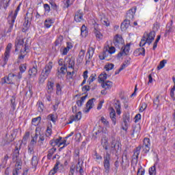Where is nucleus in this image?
<instances>
[{
    "instance_id": "f257e3e1",
    "label": "nucleus",
    "mask_w": 175,
    "mask_h": 175,
    "mask_svg": "<svg viewBox=\"0 0 175 175\" xmlns=\"http://www.w3.org/2000/svg\"><path fill=\"white\" fill-rule=\"evenodd\" d=\"M13 162H16L15 169L12 172V175H18L20 173V170H21V165H23V162L21 161V159H20V152L18 151V148L16 147L13 156H12Z\"/></svg>"
},
{
    "instance_id": "f03ea898",
    "label": "nucleus",
    "mask_w": 175,
    "mask_h": 175,
    "mask_svg": "<svg viewBox=\"0 0 175 175\" xmlns=\"http://www.w3.org/2000/svg\"><path fill=\"white\" fill-rule=\"evenodd\" d=\"M21 6V3H20L18 5L14 14H13V11L10 12V13L8 17V28L7 29V33H10V32H12V31H13L14 21H16V18L17 17V14H18V12L20 11Z\"/></svg>"
},
{
    "instance_id": "7ed1b4c3",
    "label": "nucleus",
    "mask_w": 175,
    "mask_h": 175,
    "mask_svg": "<svg viewBox=\"0 0 175 175\" xmlns=\"http://www.w3.org/2000/svg\"><path fill=\"white\" fill-rule=\"evenodd\" d=\"M52 62H49L48 64L45 66L44 69L42 70L41 75H40L39 77V83L40 84H43L44 81H46V79L49 77V75L50 73H51V69H53V65Z\"/></svg>"
},
{
    "instance_id": "20e7f679",
    "label": "nucleus",
    "mask_w": 175,
    "mask_h": 175,
    "mask_svg": "<svg viewBox=\"0 0 175 175\" xmlns=\"http://www.w3.org/2000/svg\"><path fill=\"white\" fill-rule=\"evenodd\" d=\"M103 167H104V174H109L110 173V159H111V156L109 152L103 156Z\"/></svg>"
},
{
    "instance_id": "39448f33",
    "label": "nucleus",
    "mask_w": 175,
    "mask_h": 175,
    "mask_svg": "<svg viewBox=\"0 0 175 175\" xmlns=\"http://www.w3.org/2000/svg\"><path fill=\"white\" fill-rule=\"evenodd\" d=\"M40 64V63L36 62V60L33 62L32 68L29 69V75L30 77H36V75L38 74V66H39Z\"/></svg>"
},
{
    "instance_id": "423d86ee",
    "label": "nucleus",
    "mask_w": 175,
    "mask_h": 175,
    "mask_svg": "<svg viewBox=\"0 0 175 175\" xmlns=\"http://www.w3.org/2000/svg\"><path fill=\"white\" fill-rule=\"evenodd\" d=\"M136 7L130 9L126 15V21H132L135 18V14L136 13Z\"/></svg>"
},
{
    "instance_id": "0eeeda50",
    "label": "nucleus",
    "mask_w": 175,
    "mask_h": 175,
    "mask_svg": "<svg viewBox=\"0 0 175 175\" xmlns=\"http://www.w3.org/2000/svg\"><path fill=\"white\" fill-rule=\"evenodd\" d=\"M10 50H12V43H9L5 49V52L4 53V64L3 66H5L8 64L9 57H10Z\"/></svg>"
},
{
    "instance_id": "6e6552de",
    "label": "nucleus",
    "mask_w": 175,
    "mask_h": 175,
    "mask_svg": "<svg viewBox=\"0 0 175 175\" xmlns=\"http://www.w3.org/2000/svg\"><path fill=\"white\" fill-rule=\"evenodd\" d=\"M33 14V12H31L30 14L29 12H27L26 14V16L25 18V23L23 24L26 29H28V28H29V25H31V20H32Z\"/></svg>"
},
{
    "instance_id": "1a4fd4ad",
    "label": "nucleus",
    "mask_w": 175,
    "mask_h": 175,
    "mask_svg": "<svg viewBox=\"0 0 175 175\" xmlns=\"http://www.w3.org/2000/svg\"><path fill=\"white\" fill-rule=\"evenodd\" d=\"M66 72H68V67H66V64H64L59 70H57L56 75L58 79H62L66 75Z\"/></svg>"
},
{
    "instance_id": "9d476101",
    "label": "nucleus",
    "mask_w": 175,
    "mask_h": 175,
    "mask_svg": "<svg viewBox=\"0 0 175 175\" xmlns=\"http://www.w3.org/2000/svg\"><path fill=\"white\" fill-rule=\"evenodd\" d=\"M150 146H151V144L150 143V138H144V144L141 146L145 154H147V152L150 151Z\"/></svg>"
},
{
    "instance_id": "9b49d317",
    "label": "nucleus",
    "mask_w": 175,
    "mask_h": 175,
    "mask_svg": "<svg viewBox=\"0 0 175 175\" xmlns=\"http://www.w3.org/2000/svg\"><path fill=\"white\" fill-rule=\"evenodd\" d=\"M19 70L20 72L18 73V75L16 76L18 81L23 79V73L27 70V64H22L19 66Z\"/></svg>"
},
{
    "instance_id": "f8f14e48",
    "label": "nucleus",
    "mask_w": 175,
    "mask_h": 175,
    "mask_svg": "<svg viewBox=\"0 0 175 175\" xmlns=\"http://www.w3.org/2000/svg\"><path fill=\"white\" fill-rule=\"evenodd\" d=\"M122 42L124 40L122 39V36L117 34L113 38V44L116 47H120V44H122Z\"/></svg>"
},
{
    "instance_id": "ddd939ff",
    "label": "nucleus",
    "mask_w": 175,
    "mask_h": 175,
    "mask_svg": "<svg viewBox=\"0 0 175 175\" xmlns=\"http://www.w3.org/2000/svg\"><path fill=\"white\" fill-rule=\"evenodd\" d=\"M111 148H113L116 152L121 151V144L118 141L113 140L111 144Z\"/></svg>"
},
{
    "instance_id": "4468645a",
    "label": "nucleus",
    "mask_w": 175,
    "mask_h": 175,
    "mask_svg": "<svg viewBox=\"0 0 175 175\" xmlns=\"http://www.w3.org/2000/svg\"><path fill=\"white\" fill-rule=\"evenodd\" d=\"M94 32L97 40H102V39L103 38V35L102 34V33H100V31L98 30V23H95L94 24Z\"/></svg>"
},
{
    "instance_id": "2eb2a0df",
    "label": "nucleus",
    "mask_w": 175,
    "mask_h": 175,
    "mask_svg": "<svg viewBox=\"0 0 175 175\" xmlns=\"http://www.w3.org/2000/svg\"><path fill=\"white\" fill-rule=\"evenodd\" d=\"M79 120H81V111H79L75 116H71L67 124H72L73 121H79Z\"/></svg>"
},
{
    "instance_id": "dca6fc26",
    "label": "nucleus",
    "mask_w": 175,
    "mask_h": 175,
    "mask_svg": "<svg viewBox=\"0 0 175 175\" xmlns=\"http://www.w3.org/2000/svg\"><path fill=\"white\" fill-rule=\"evenodd\" d=\"M154 39H155V31H150L148 36H147V38H146V42L148 43V44H151L152 43V40H154Z\"/></svg>"
},
{
    "instance_id": "f3484780",
    "label": "nucleus",
    "mask_w": 175,
    "mask_h": 175,
    "mask_svg": "<svg viewBox=\"0 0 175 175\" xmlns=\"http://www.w3.org/2000/svg\"><path fill=\"white\" fill-rule=\"evenodd\" d=\"M65 61H66V63L64 64V65H66V66H68V68H69L70 69H75V59L73 58H67L65 59Z\"/></svg>"
},
{
    "instance_id": "a211bd4d",
    "label": "nucleus",
    "mask_w": 175,
    "mask_h": 175,
    "mask_svg": "<svg viewBox=\"0 0 175 175\" xmlns=\"http://www.w3.org/2000/svg\"><path fill=\"white\" fill-rule=\"evenodd\" d=\"M75 21H76V23H81V21H83V12H81V10H78L75 13Z\"/></svg>"
},
{
    "instance_id": "6ab92c4d",
    "label": "nucleus",
    "mask_w": 175,
    "mask_h": 175,
    "mask_svg": "<svg viewBox=\"0 0 175 175\" xmlns=\"http://www.w3.org/2000/svg\"><path fill=\"white\" fill-rule=\"evenodd\" d=\"M94 100H96V98H91L90 99L87 103H86V107H87V110L85 111V113H88V111H90V109H92L93 106H94Z\"/></svg>"
},
{
    "instance_id": "aec40b11",
    "label": "nucleus",
    "mask_w": 175,
    "mask_h": 175,
    "mask_svg": "<svg viewBox=\"0 0 175 175\" xmlns=\"http://www.w3.org/2000/svg\"><path fill=\"white\" fill-rule=\"evenodd\" d=\"M129 25H131V21H126L125 19L121 24L120 28L122 31H126V29L129 27Z\"/></svg>"
},
{
    "instance_id": "412c9836",
    "label": "nucleus",
    "mask_w": 175,
    "mask_h": 175,
    "mask_svg": "<svg viewBox=\"0 0 175 175\" xmlns=\"http://www.w3.org/2000/svg\"><path fill=\"white\" fill-rule=\"evenodd\" d=\"M109 117H110L113 125H116V124H117V118H116V111L113 108H112L111 112L109 113Z\"/></svg>"
},
{
    "instance_id": "4be33fe9",
    "label": "nucleus",
    "mask_w": 175,
    "mask_h": 175,
    "mask_svg": "<svg viewBox=\"0 0 175 175\" xmlns=\"http://www.w3.org/2000/svg\"><path fill=\"white\" fill-rule=\"evenodd\" d=\"M102 88H105V90H110L111 87H113V82L110 81H104L101 84Z\"/></svg>"
},
{
    "instance_id": "5701e85b",
    "label": "nucleus",
    "mask_w": 175,
    "mask_h": 175,
    "mask_svg": "<svg viewBox=\"0 0 175 175\" xmlns=\"http://www.w3.org/2000/svg\"><path fill=\"white\" fill-rule=\"evenodd\" d=\"M83 162L80 161V159H78V163L76 166V170L77 172H79L80 174H82V173H84V171L83 170Z\"/></svg>"
},
{
    "instance_id": "b1692460",
    "label": "nucleus",
    "mask_w": 175,
    "mask_h": 175,
    "mask_svg": "<svg viewBox=\"0 0 175 175\" xmlns=\"http://www.w3.org/2000/svg\"><path fill=\"white\" fill-rule=\"evenodd\" d=\"M167 29L165 31V33L164 36H167V35H170V32H173V21H171L170 25H167L166 27Z\"/></svg>"
},
{
    "instance_id": "393cba45",
    "label": "nucleus",
    "mask_w": 175,
    "mask_h": 175,
    "mask_svg": "<svg viewBox=\"0 0 175 175\" xmlns=\"http://www.w3.org/2000/svg\"><path fill=\"white\" fill-rule=\"evenodd\" d=\"M114 107L117 114L120 116V114H121V103H120V100H118L116 103H114Z\"/></svg>"
},
{
    "instance_id": "a878e982",
    "label": "nucleus",
    "mask_w": 175,
    "mask_h": 175,
    "mask_svg": "<svg viewBox=\"0 0 175 175\" xmlns=\"http://www.w3.org/2000/svg\"><path fill=\"white\" fill-rule=\"evenodd\" d=\"M81 35L83 38H86L88 36V30L87 29V27L85 25H82L81 28Z\"/></svg>"
},
{
    "instance_id": "bb28decb",
    "label": "nucleus",
    "mask_w": 175,
    "mask_h": 175,
    "mask_svg": "<svg viewBox=\"0 0 175 175\" xmlns=\"http://www.w3.org/2000/svg\"><path fill=\"white\" fill-rule=\"evenodd\" d=\"M140 133V126L137 125L133 127L132 136H139Z\"/></svg>"
},
{
    "instance_id": "cd10ccee",
    "label": "nucleus",
    "mask_w": 175,
    "mask_h": 175,
    "mask_svg": "<svg viewBox=\"0 0 175 175\" xmlns=\"http://www.w3.org/2000/svg\"><path fill=\"white\" fill-rule=\"evenodd\" d=\"M61 163H59V161H57L53 169L51 170L50 172H49V175H54L55 174V173H57V172H58V166H59V164Z\"/></svg>"
},
{
    "instance_id": "c85d7f7f",
    "label": "nucleus",
    "mask_w": 175,
    "mask_h": 175,
    "mask_svg": "<svg viewBox=\"0 0 175 175\" xmlns=\"http://www.w3.org/2000/svg\"><path fill=\"white\" fill-rule=\"evenodd\" d=\"M47 92L48 94H51L53 91H54V82H51L50 81H48L47 83Z\"/></svg>"
},
{
    "instance_id": "c756f323",
    "label": "nucleus",
    "mask_w": 175,
    "mask_h": 175,
    "mask_svg": "<svg viewBox=\"0 0 175 175\" xmlns=\"http://www.w3.org/2000/svg\"><path fill=\"white\" fill-rule=\"evenodd\" d=\"M88 94H86L84 96H82L80 100H77V105L78 107H81L83 106V103H84V100L87 99Z\"/></svg>"
},
{
    "instance_id": "7c9ffc66",
    "label": "nucleus",
    "mask_w": 175,
    "mask_h": 175,
    "mask_svg": "<svg viewBox=\"0 0 175 175\" xmlns=\"http://www.w3.org/2000/svg\"><path fill=\"white\" fill-rule=\"evenodd\" d=\"M64 41V36H59L55 42V46H61L62 42Z\"/></svg>"
},
{
    "instance_id": "2f4dec72",
    "label": "nucleus",
    "mask_w": 175,
    "mask_h": 175,
    "mask_svg": "<svg viewBox=\"0 0 175 175\" xmlns=\"http://www.w3.org/2000/svg\"><path fill=\"white\" fill-rule=\"evenodd\" d=\"M94 53H95V48L90 47L87 52V54L89 55L88 56L89 59H91V58H92L94 55Z\"/></svg>"
},
{
    "instance_id": "473e14b6",
    "label": "nucleus",
    "mask_w": 175,
    "mask_h": 175,
    "mask_svg": "<svg viewBox=\"0 0 175 175\" xmlns=\"http://www.w3.org/2000/svg\"><path fill=\"white\" fill-rule=\"evenodd\" d=\"M57 151V148H52L48 151L47 158L48 159H51V157L54 154V152Z\"/></svg>"
},
{
    "instance_id": "72a5a7b5",
    "label": "nucleus",
    "mask_w": 175,
    "mask_h": 175,
    "mask_svg": "<svg viewBox=\"0 0 175 175\" xmlns=\"http://www.w3.org/2000/svg\"><path fill=\"white\" fill-rule=\"evenodd\" d=\"M24 44V40L19 39L18 40V42L15 43V51H18V46H23Z\"/></svg>"
},
{
    "instance_id": "f704fd0d",
    "label": "nucleus",
    "mask_w": 175,
    "mask_h": 175,
    "mask_svg": "<svg viewBox=\"0 0 175 175\" xmlns=\"http://www.w3.org/2000/svg\"><path fill=\"white\" fill-rule=\"evenodd\" d=\"M11 102V107L13 110H16V96H12V98L10 99Z\"/></svg>"
},
{
    "instance_id": "c9c22d12",
    "label": "nucleus",
    "mask_w": 175,
    "mask_h": 175,
    "mask_svg": "<svg viewBox=\"0 0 175 175\" xmlns=\"http://www.w3.org/2000/svg\"><path fill=\"white\" fill-rule=\"evenodd\" d=\"M157 163H154V166L149 168V174L150 175H155L157 174V169L155 167Z\"/></svg>"
},
{
    "instance_id": "e433bc0d",
    "label": "nucleus",
    "mask_w": 175,
    "mask_h": 175,
    "mask_svg": "<svg viewBox=\"0 0 175 175\" xmlns=\"http://www.w3.org/2000/svg\"><path fill=\"white\" fill-rule=\"evenodd\" d=\"M100 23L101 24H103V25H105V27H109V25H110V22L109 21V19L106 18L105 17L100 19Z\"/></svg>"
},
{
    "instance_id": "4c0bfd02",
    "label": "nucleus",
    "mask_w": 175,
    "mask_h": 175,
    "mask_svg": "<svg viewBox=\"0 0 175 175\" xmlns=\"http://www.w3.org/2000/svg\"><path fill=\"white\" fill-rule=\"evenodd\" d=\"M53 21L51 18H48L46 19L44 21V26L46 27V28H50V27H51V24H53Z\"/></svg>"
},
{
    "instance_id": "58836bf2",
    "label": "nucleus",
    "mask_w": 175,
    "mask_h": 175,
    "mask_svg": "<svg viewBox=\"0 0 175 175\" xmlns=\"http://www.w3.org/2000/svg\"><path fill=\"white\" fill-rule=\"evenodd\" d=\"M12 84V79L9 77H5L2 79L1 84Z\"/></svg>"
},
{
    "instance_id": "ea45409f",
    "label": "nucleus",
    "mask_w": 175,
    "mask_h": 175,
    "mask_svg": "<svg viewBox=\"0 0 175 175\" xmlns=\"http://www.w3.org/2000/svg\"><path fill=\"white\" fill-rule=\"evenodd\" d=\"M167 62V60L163 59L161 62H160L159 66H157V70H161V69L165 67V64Z\"/></svg>"
},
{
    "instance_id": "a19ab883",
    "label": "nucleus",
    "mask_w": 175,
    "mask_h": 175,
    "mask_svg": "<svg viewBox=\"0 0 175 175\" xmlns=\"http://www.w3.org/2000/svg\"><path fill=\"white\" fill-rule=\"evenodd\" d=\"M106 79H107V74H106V72H105L104 74H100V76L98 77V79L102 83H104Z\"/></svg>"
},
{
    "instance_id": "79ce46f5",
    "label": "nucleus",
    "mask_w": 175,
    "mask_h": 175,
    "mask_svg": "<svg viewBox=\"0 0 175 175\" xmlns=\"http://www.w3.org/2000/svg\"><path fill=\"white\" fill-rule=\"evenodd\" d=\"M37 105L38 106V111L40 113H42L43 110H44V105H43V103L41 101H38Z\"/></svg>"
},
{
    "instance_id": "37998d69",
    "label": "nucleus",
    "mask_w": 175,
    "mask_h": 175,
    "mask_svg": "<svg viewBox=\"0 0 175 175\" xmlns=\"http://www.w3.org/2000/svg\"><path fill=\"white\" fill-rule=\"evenodd\" d=\"M122 51L124 54V55H128L129 54V50H131L129 45H127L124 46V48H122Z\"/></svg>"
},
{
    "instance_id": "c03bdc74",
    "label": "nucleus",
    "mask_w": 175,
    "mask_h": 175,
    "mask_svg": "<svg viewBox=\"0 0 175 175\" xmlns=\"http://www.w3.org/2000/svg\"><path fill=\"white\" fill-rule=\"evenodd\" d=\"M38 163V157L33 156L32 159H31V165H32V166H37Z\"/></svg>"
},
{
    "instance_id": "a18cd8bd",
    "label": "nucleus",
    "mask_w": 175,
    "mask_h": 175,
    "mask_svg": "<svg viewBox=\"0 0 175 175\" xmlns=\"http://www.w3.org/2000/svg\"><path fill=\"white\" fill-rule=\"evenodd\" d=\"M62 144H64V146L62 147H60V146H62ZM68 144H66V140L64 139L62 141V142H60L59 144V147H60L59 148V151H62V150H63L64 148H65V147H66V146H68Z\"/></svg>"
},
{
    "instance_id": "49530a36",
    "label": "nucleus",
    "mask_w": 175,
    "mask_h": 175,
    "mask_svg": "<svg viewBox=\"0 0 175 175\" xmlns=\"http://www.w3.org/2000/svg\"><path fill=\"white\" fill-rule=\"evenodd\" d=\"M34 150H35L34 145H31V144L28 145V153L29 154H33L35 152Z\"/></svg>"
},
{
    "instance_id": "de8ad7c7",
    "label": "nucleus",
    "mask_w": 175,
    "mask_h": 175,
    "mask_svg": "<svg viewBox=\"0 0 175 175\" xmlns=\"http://www.w3.org/2000/svg\"><path fill=\"white\" fill-rule=\"evenodd\" d=\"M153 105L155 106L156 109H158V107L159 106V96H157L156 99L153 100Z\"/></svg>"
},
{
    "instance_id": "09e8293b",
    "label": "nucleus",
    "mask_w": 175,
    "mask_h": 175,
    "mask_svg": "<svg viewBox=\"0 0 175 175\" xmlns=\"http://www.w3.org/2000/svg\"><path fill=\"white\" fill-rule=\"evenodd\" d=\"M113 68H114V64L111 63L106 64L105 66V68L106 69L107 71L111 70V69H113Z\"/></svg>"
},
{
    "instance_id": "8fccbe9b",
    "label": "nucleus",
    "mask_w": 175,
    "mask_h": 175,
    "mask_svg": "<svg viewBox=\"0 0 175 175\" xmlns=\"http://www.w3.org/2000/svg\"><path fill=\"white\" fill-rule=\"evenodd\" d=\"M85 54V51L81 49L79 53V58L81 61L84 59V55Z\"/></svg>"
},
{
    "instance_id": "3c124183",
    "label": "nucleus",
    "mask_w": 175,
    "mask_h": 175,
    "mask_svg": "<svg viewBox=\"0 0 175 175\" xmlns=\"http://www.w3.org/2000/svg\"><path fill=\"white\" fill-rule=\"evenodd\" d=\"M62 91V89L61 88V85H59V83H57V85H56V94H57V95H59V94H61Z\"/></svg>"
},
{
    "instance_id": "603ef678",
    "label": "nucleus",
    "mask_w": 175,
    "mask_h": 175,
    "mask_svg": "<svg viewBox=\"0 0 175 175\" xmlns=\"http://www.w3.org/2000/svg\"><path fill=\"white\" fill-rule=\"evenodd\" d=\"M28 137H29V132H26L22 140L23 143H27Z\"/></svg>"
},
{
    "instance_id": "864d4df0",
    "label": "nucleus",
    "mask_w": 175,
    "mask_h": 175,
    "mask_svg": "<svg viewBox=\"0 0 175 175\" xmlns=\"http://www.w3.org/2000/svg\"><path fill=\"white\" fill-rule=\"evenodd\" d=\"M48 120H50L53 122H55L57 118H55V116L54 114H50L47 116Z\"/></svg>"
},
{
    "instance_id": "5fc2aeb1",
    "label": "nucleus",
    "mask_w": 175,
    "mask_h": 175,
    "mask_svg": "<svg viewBox=\"0 0 175 175\" xmlns=\"http://www.w3.org/2000/svg\"><path fill=\"white\" fill-rule=\"evenodd\" d=\"M138 51H139V55H143V57L146 55V49L144 48H139L138 49Z\"/></svg>"
},
{
    "instance_id": "6e6d98bb",
    "label": "nucleus",
    "mask_w": 175,
    "mask_h": 175,
    "mask_svg": "<svg viewBox=\"0 0 175 175\" xmlns=\"http://www.w3.org/2000/svg\"><path fill=\"white\" fill-rule=\"evenodd\" d=\"M101 122L105 125V126H109L110 124L109 123V121L105 118V117H101Z\"/></svg>"
},
{
    "instance_id": "4d7b16f0",
    "label": "nucleus",
    "mask_w": 175,
    "mask_h": 175,
    "mask_svg": "<svg viewBox=\"0 0 175 175\" xmlns=\"http://www.w3.org/2000/svg\"><path fill=\"white\" fill-rule=\"evenodd\" d=\"M103 55H104V58H105V59L107 58V57H109V55H111V54L107 49H106L105 51H103Z\"/></svg>"
},
{
    "instance_id": "13d9d810",
    "label": "nucleus",
    "mask_w": 175,
    "mask_h": 175,
    "mask_svg": "<svg viewBox=\"0 0 175 175\" xmlns=\"http://www.w3.org/2000/svg\"><path fill=\"white\" fill-rule=\"evenodd\" d=\"M50 5H51L52 9H53V10H57L58 6H57V4L55 3V2H54V1H51V2H50Z\"/></svg>"
},
{
    "instance_id": "bf43d9fd",
    "label": "nucleus",
    "mask_w": 175,
    "mask_h": 175,
    "mask_svg": "<svg viewBox=\"0 0 175 175\" xmlns=\"http://www.w3.org/2000/svg\"><path fill=\"white\" fill-rule=\"evenodd\" d=\"M68 52H69V51L66 47L61 49V53H62V55H66Z\"/></svg>"
},
{
    "instance_id": "052dcab7",
    "label": "nucleus",
    "mask_w": 175,
    "mask_h": 175,
    "mask_svg": "<svg viewBox=\"0 0 175 175\" xmlns=\"http://www.w3.org/2000/svg\"><path fill=\"white\" fill-rule=\"evenodd\" d=\"M73 2H75V0H66V8H69L70 5H73Z\"/></svg>"
},
{
    "instance_id": "680f3d73",
    "label": "nucleus",
    "mask_w": 175,
    "mask_h": 175,
    "mask_svg": "<svg viewBox=\"0 0 175 175\" xmlns=\"http://www.w3.org/2000/svg\"><path fill=\"white\" fill-rule=\"evenodd\" d=\"M146 109H147V104L144 103L142 104V105L139 108V111L141 113H142V111H144V110H146Z\"/></svg>"
},
{
    "instance_id": "e2e57ef3",
    "label": "nucleus",
    "mask_w": 175,
    "mask_h": 175,
    "mask_svg": "<svg viewBox=\"0 0 175 175\" xmlns=\"http://www.w3.org/2000/svg\"><path fill=\"white\" fill-rule=\"evenodd\" d=\"M91 90V88L90 87V85H84L82 88V91L83 92H87L88 91H90Z\"/></svg>"
},
{
    "instance_id": "0e129e2a",
    "label": "nucleus",
    "mask_w": 175,
    "mask_h": 175,
    "mask_svg": "<svg viewBox=\"0 0 175 175\" xmlns=\"http://www.w3.org/2000/svg\"><path fill=\"white\" fill-rule=\"evenodd\" d=\"M75 169H76V167L75 165H72L70 167L69 175H74L75 174Z\"/></svg>"
},
{
    "instance_id": "69168bd1",
    "label": "nucleus",
    "mask_w": 175,
    "mask_h": 175,
    "mask_svg": "<svg viewBox=\"0 0 175 175\" xmlns=\"http://www.w3.org/2000/svg\"><path fill=\"white\" fill-rule=\"evenodd\" d=\"M147 43V40L146 39H142L139 43L140 47H143V46H146Z\"/></svg>"
},
{
    "instance_id": "338daca9",
    "label": "nucleus",
    "mask_w": 175,
    "mask_h": 175,
    "mask_svg": "<svg viewBox=\"0 0 175 175\" xmlns=\"http://www.w3.org/2000/svg\"><path fill=\"white\" fill-rule=\"evenodd\" d=\"M44 9L45 12H47L48 13H49L51 10L50 5L49 4H44Z\"/></svg>"
},
{
    "instance_id": "774afa93",
    "label": "nucleus",
    "mask_w": 175,
    "mask_h": 175,
    "mask_svg": "<svg viewBox=\"0 0 175 175\" xmlns=\"http://www.w3.org/2000/svg\"><path fill=\"white\" fill-rule=\"evenodd\" d=\"M38 142H40V144H43V142H44V136L40 135Z\"/></svg>"
}]
</instances>
